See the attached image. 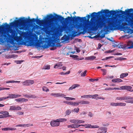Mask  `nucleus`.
<instances>
[{"instance_id": "nucleus-1", "label": "nucleus", "mask_w": 133, "mask_h": 133, "mask_svg": "<svg viewBox=\"0 0 133 133\" xmlns=\"http://www.w3.org/2000/svg\"><path fill=\"white\" fill-rule=\"evenodd\" d=\"M57 17H55L52 14H50V15H47V17L46 18V20L50 23H51L52 22L55 20L59 21L62 22L63 20H64L65 19L63 17L61 16L56 15ZM86 16L85 17H80L79 16L76 17V16L72 17L68 16L65 18V22L67 24L69 23H71L72 22L78 23L79 22H83L87 21ZM90 17L89 15H87L88 20H89Z\"/></svg>"}, {"instance_id": "nucleus-2", "label": "nucleus", "mask_w": 133, "mask_h": 133, "mask_svg": "<svg viewBox=\"0 0 133 133\" xmlns=\"http://www.w3.org/2000/svg\"><path fill=\"white\" fill-rule=\"evenodd\" d=\"M36 20L37 19H36L34 18L28 19L24 17H20L19 19L15 20L14 22L10 23V25H10V29L9 30L7 31H10V32L12 33V35L14 36L15 34V31L11 29V27L20 26L21 27L19 28L20 30L24 29L26 23H32L34 22H36Z\"/></svg>"}, {"instance_id": "nucleus-3", "label": "nucleus", "mask_w": 133, "mask_h": 133, "mask_svg": "<svg viewBox=\"0 0 133 133\" xmlns=\"http://www.w3.org/2000/svg\"><path fill=\"white\" fill-rule=\"evenodd\" d=\"M55 42L53 41H49L48 42L43 41V42H37L35 44V45L37 48L42 46L43 49L47 48L48 46L51 47L55 46L57 47L59 46L60 43H58L56 45L55 44Z\"/></svg>"}, {"instance_id": "nucleus-4", "label": "nucleus", "mask_w": 133, "mask_h": 133, "mask_svg": "<svg viewBox=\"0 0 133 133\" xmlns=\"http://www.w3.org/2000/svg\"><path fill=\"white\" fill-rule=\"evenodd\" d=\"M66 121L67 119L65 118H59L56 120L51 121L50 122V124L53 127L58 126L60 125V122H62Z\"/></svg>"}, {"instance_id": "nucleus-5", "label": "nucleus", "mask_w": 133, "mask_h": 133, "mask_svg": "<svg viewBox=\"0 0 133 133\" xmlns=\"http://www.w3.org/2000/svg\"><path fill=\"white\" fill-rule=\"evenodd\" d=\"M10 25L9 24H7V23H3V24L0 26V30L3 31L8 30L10 29Z\"/></svg>"}, {"instance_id": "nucleus-6", "label": "nucleus", "mask_w": 133, "mask_h": 133, "mask_svg": "<svg viewBox=\"0 0 133 133\" xmlns=\"http://www.w3.org/2000/svg\"><path fill=\"white\" fill-rule=\"evenodd\" d=\"M118 48L122 49H131L133 48V45L128 46L126 44H124L122 43H120L118 44Z\"/></svg>"}, {"instance_id": "nucleus-7", "label": "nucleus", "mask_w": 133, "mask_h": 133, "mask_svg": "<svg viewBox=\"0 0 133 133\" xmlns=\"http://www.w3.org/2000/svg\"><path fill=\"white\" fill-rule=\"evenodd\" d=\"M116 99L119 100H133V97H132L129 96H125L123 97H117L116 98Z\"/></svg>"}, {"instance_id": "nucleus-8", "label": "nucleus", "mask_w": 133, "mask_h": 133, "mask_svg": "<svg viewBox=\"0 0 133 133\" xmlns=\"http://www.w3.org/2000/svg\"><path fill=\"white\" fill-rule=\"evenodd\" d=\"M21 109L22 108L18 106H10L9 110L11 111H17Z\"/></svg>"}, {"instance_id": "nucleus-9", "label": "nucleus", "mask_w": 133, "mask_h": 133, "mask_svg": "<svg viewBox=\"0 0 133 133\" xmlns=\"http://www.w3.org/2000/svg\"><path fill=\"white\" fill-rule=\"evenodd\" d=\"M21 96V95H16L15 94H9V96L7 97V99L8 98H16L18 97H20Z\"/></svg>"}, {"instance_id": "nucleus-10", "label": "nucleus", "mask_w": 133, "mask_h": 133, "mask_svg": "<svg viewBox=\"0 0 133 133\" xmlns=\"http://www.w3.org/2000/svg\"><path fill=\"white\" fill-rule=\"evenodd\" d=\"M51 95L54 96L56 97H63L65 96V95L63 94H61L60 93H52L50 94Z\"/></svg>"}, {"instance_id": "nucleus-11", "label": "nucleus", "mask_w": 133, "mask_h": 133, "mask_svg": "<svg viewBox=\"0 0 133 133\" xmlns=\"http://www.w3.org/2000/svg\"><path fill=\"white\" fill-rule=\"evenodd\" d=\"M125 21L128 23V24L131 25L133 24V19L130 18H127L125 19Z\"/></svg>"}, {"instance_id": "nucleus-12", "label": "nucleus", "mask_w": 133, "mask_h": 133, "mask_svg": "<svg viewBox=\"0 0 133 133\" xmlns=\"http://www.w3.org/2000/svg\"><path fill=\"white\" fill-rule=\"evenodd\" d=\"M15 100L17 102L21 103L24 102H26L28 101L27 99L23 98L16 99Z\"/></svg>"}, {"instance_id": "nucleus-13", "label": "nucleus", "mask_w": 133, "mask_h": 133, "mask_svg": "<svg viewBox=\"0 0 133 133\" xmlns=\"http://www.w3.org/2000/svg\"><path fill=\"white\" fill-rule=\"evenodd\" d=\"M121 88L122 89L126 90L129 91V90H131V89H132V87L130 86L126 85L121 87Z\"/></svg>"}, {"instance_id": "nucleus-14", "label": "nucleus", "mask_w": 133, "mask_h": 133, "mask_svg": "<svg viewBox=\"0 0 133 133\" xmlns=\"http://www.w3.org/2000/svg\"><path fill=\"white\" fill-rule=\"evenodd\" d=\"M44 20H40L37 18L36 21V23L37 24H38L40 25H42L44 24Z\"/></svg>"}, {"instance_id": "nucleus-15", "label": "nucleus", "mask_w": 133, "mask_h": 133, "mask_svg": "<svg viewBox=\"0 0 133 133\" xmlns=\"http://www.w3.org/2000/svg\"><path fill=\"white\" fill-rule=\"evenodd\" d=\"M4 118H6L8 117H10L11 115H9V113L8 112L6 111H4V113L2 115Z\"/></svg>"}, {"instance_id": "nucleus-16", "label": "nucleus", "mask_w": 133, "mask_h": 133, "mask_svg": "<svg viewBox=\"0 0 133 133\" xmlns=\"http://www.w3.org/2000/svg\"><path fill=\"white\" fill-rule=\"evenodd\" d=\"M32 124L30 125V124H19L16 125V127H29L30 126H32Z\"/></svg>"}, {"instance_id": "nucleus-17", "label": "nucleus", "mask_w": 133, "mask_h": 133, "mask_svg": "<svg viewBox=\"0 0 133 133\" xmlns=\"http://www.w3.org/2000/svg\"><path fill=\"white\" fill-rule=\"evenodd\" d=\"M99 129L103 131V133H106L107 132V128L106 127H101L99 128Z\"/></svg>"}, {"instance_id": "nucleus-18", "label": "nucleus", "mask_w": 133, "mask_h": 133, "mask_svg": "<svg viewBox=\"0 0 133 133\" xmlns=\"http://www.w3.org/2000/svg\"><path fill=\"white\" fill-rule=\"evenodd\" d=\"M23 96L26 98H35L36 97L35 95H28L27 94L23 95Z\"/></svg>"}, {"instance_id": "nucleus-19", "label": "nucleus", "mask_w": 133, "mask_h": 133, "mask_svg": "<svg viewBox=\"0 0 133 133\" xmlns=\"http://www.w3.org/2000/svg\"><path fill=\"white\" fill-rule=\"evenodd\" d=\"M62 66V63H57L56 65H55L54 66V68H57Z\"/></svg>"}, {"instance_id": "nucleus-20", "label": "nucleus", "mask_w": 133, "mask_h": 133, "mask_svg": "<svg viewBox=\"0 0 133 133\" xmlns=\"http://www.w3.org/2000/svg\"><path fill=\"white\" fill-rule=\"evenodd\" d=\"M50 69V66L49 65H45L42 68V69L49 70Z\"/></svg>"}, {"instance_id": "nucleus-21", "label": "nucleus", "mask_w": 133, "mask_h": 133, "mask_svg": "<svg viewBox=\"0 0 133 133\" xmlns=\"http://www.w3.org/2000/svg\"><path fill=\"white\" fill-rule=\"evenodd\" d=\"M68 128H72L74 129L76 128V124H71L68 125Z\"/></svg>"}, {"instance_id": "nucleus-22", "label": "nucleus", "mask_w": 133, "mask_h": 133, "mask_svg": "<svg viewBox=\"0 0 133 133\" xmlns=\"http://www.w3.org/2000/svg\"><path fill=\"white\" fill-rule=\"evenodd\" d=\"M128 74L126 73H122V74L120 76V78H123L126 77L128 75Z\"/></svg>"}, {"instance_id": "nucleus-23", "label": "nucleus", "mask_w": 133, "mask_h": 133, "mask_svg": "<svg viewBox=\"0 0 133 133\" xmlns=\"http://www.w3.org/2000/svg\"><path fill=\"white\" fill-rule=\"evenodd\" d=\"M26 42H28V43L27 45L28 46H31L33 45H35V44H34V43L32 41H27Z\"/></svg>"}, {"instance_id": "nucleus-24", "label": "nucleus", "mask_w": 133, "mask_h": 133, "mask_svg": "<svg viewBox=\"0 0 133 133\" xmlns=\"http://www.w3.org/2000/svg\"><path fill=\"white\" fill-rule=\"evenodd\" d=\"M1 36L2 38L4 37V39H6L7 38V36L5 34V32H2L1 33Z\"/></svg>"}, {"instance_id": "nucleus-25", "label": "nucleus", "mask_w": 133, "mask_h": 133, "mask_svg": "<svg viewBox=\"0 0 133 133\" xmlns=\"http://www.w3.org/2000/svg\"><path fill=\"white\" fill-rule=\"evenodd\" d=\"M77 119H71L69 121L72 123L77 124Z\"/></svg>"}, {"instance_id": "nucleus-26", "label": "nucleus", "mask_w": 133, "mask_h": 133, "mask_svg": "<svg viewBox=\"0 0 133 133\" xmlns=\"http://www.w3.org/2000/svg\"><path fill=\"white\" fill-rule=\"evenodd\" d=\"M69 26L67 25H65L63 26L62 27V30H67L69 28Z\"/></svg>"}, {"instance_id": "nucleus-27", "label": "nucleus", "mask_w": 133, "mask_h": 133, "mask_svg": "<svg viewBox=\"0 0 133 133\" xmlns=\"http://www.w3.org/2000/svg\"><path fill=\"white\" fill-rule=\"evenodd\" d=\"M29 85H32L34 83V81L33 80H28Z\"/></svg>"}, {"instance_id": "nucleus-28", "label": "nucleus", "mask_w": 133, "mask_h": 133, "mask_svg": "<svg viewBox=\"0 0 133 133\" xmlns=\"http://www.w3.org/2000/svg\"><path fill=\"white\" fill-rule=\"evenodd\" d=\"M118 106H125L126 105V104L124 103H117Z\"/></svg>"}, {"instance_id": "nucleus-29", "label": "nucleus", "mask_w": 133, "mask_h": 133, "mask_svg": "<svg viewBox=\"0 0 133 133\" xmlns=\"http://www.w3.org/2000/svg\"><path fill=\"white\" fill-rule=\"evenodd\" d=\"M111 113L110 111H107L106 115L108 116V118H111Z\"/></svg>"}, {"instance_id": "nucleus-30", "label": "nucleus", "mask_w": 133, "mask_h": 133, "mask_svg": "<svg viewBox=\"0 0 133 133\" xmlns=\"http://www.w3.org/2000/svg\"><path fill=\"white\" fill-rule=\"evenodd\" d=\"M28 80H26L22 82V84L23 85H29Z\"/></svg>"}, {"instance_id": "nucleus-31", "label": "nucleus", "mask_w": 133, "mask_h": 133, "mask_svg": "<svg viewBox=\"0 0 133 133\" xmlns=\"http://www.w3.org/2000/svg\"><path fill=\"white\" fill-rule=\"evenodd\" d=\"M71 110L70 109H68L66 110L65 112V114L67 115H69L71 113Z\"/></svg>"}, {"instance_id": "nucleus-32", "label": "nucleus", "mask_w": 133, "mask_h": 133, "mask_svg": "<svg viewBox=\"0 0 133 133\" xmlns=\"http://www.w3.org/2000/svg\"><path fill=\"white\" fill-rule=\"evenodd\" d=\"M80 85L79 84H75L72 85L71 86L73 89L75 88H76L79 87Z\"/></svg>"}, {"instance_id": "nucleus-33", "label": "nucleus", "mask_w": 133, "mask_h": 133, "mask_svg": "<svg viewBox=\"0 0 133 133\" xmlns=\"http://www.w3.org/2000/svg\"><path fill=\"white\" fill-rule=\"evenodd\" d=\"M42 89L43 91H45L47 92L49 91V89H48L46 87H43Z\"/></svg>"}, {"instance_id": "nucleus-34", "label": "nucleus", "mask_w": 133, "mask_h": 133, "mask_svg": "<svg viewBox=\"0 0 133 133\" xmlns=\"http://www.w3.org/2000/svg\"><path fill=\"white\" fill-rule=\"evenodd\" d=\"M84 121L83 120L77 119V124L83 123H84Z\"/></svg>"}, {"instance_id": "nucleus-35", "label": "nucleus", "mask_w": 133, "mask_h": 133, "mask_svg": "<svg viewBox=\"0 0 133 133\" xmlns=\"http://www.w3.org/2000/svg\"><path fill=\"white\" fill-rule=\"evenodd\" d=\"M87 71L86 70H85L84 72L81 73V76L82 77H84L85 76Z\"/></svg>"}, {"instance_id": "nucleus-36", "label": "nucleus", "mask_w": 133, "mask_h": 133, "mask_svg": "<svg viewBox=\"0 0 133 133\" xmlns=\"http://www.w3.org/2000/svg\"><path fill=\"white\" fill-rule=\"evenodd\" d=\"M83 104H89L90 102L87 101L82 100Z\"/></svg>"}, {"instance_id": "nucleus-37", "label": "nucleus", "mask_w": 133, "mask_h": 133, "mask_svg": "<svg viewBox=\"0 0 133 133\" xmlns=\"http://www.w3.org/2000/svg\"><path fill=\"white\" fill-rule=\"evenodd\" d=\"M79 111V108H75L72 110V111L75 112L76 113H78Z\"/></svg>"}, {"instance_id": "nucleus-38", "label": "nucleus", "mask_w": 133, "mask_h": 133, "mask_svg": "<svg viewBox=\"0 0 133 133\" xmlns=\"http://www.w3.org/2000/svg\"><path fill=\"white\" fill-rule=\"evenodd\" d=\"M101 70L103 71V75H105L106 74H107V70L105 69H101Z\"/></svg>"}, {"instance_id": "nucleus-39", "label": "nucleus", "mask_w": 133, "mask_h": 133, "mask_svg": "<svg viewBox=\"0 0 133 133\" xmlns=\"http://www.w3.org/2000/svg\"><path fill=\"white\" fill-rule=\"evenodd\" d=\"M23 62V60H18L15 61V62L17 64H21Z\"/></svg>"}, {"instance_id": "nucleus-40", "label": "nucleus", "mask_w": 133, "mask_h": 133, "mask_svg": "<svg viewBox=\"0 0 133 133\" xmlns=\"http://www.w3.org/2000/svg\"><path fill=\"white\" fill-rule=\"evenodd\" d=\"M125 102L127 103H131L133 104V100H127Z\"/></svg>"}, {"instance_id": "nucleus-41", "label": "nucleus", "mask_w": 133, "mask_h": 133, "mask_svg": "<svg viewBox=\"0 0 133 133\" xmlns=\"http://www.w3.org/2000/svg\"><path fill=\"white\" fill-rule=\"evenodd\" d=\"M111 105L113 106H118L117 103H110Z\"/></svg>"}, {"instance_id": "nucleus-42", "label": "nucleus", "mask_w": 133, "mask_h": 133, "mask_svg": "<svg viewBox=\"0 0 133 133\" xmlns=\"http://www.w3.org/2000/svg\"><path fill=\"white\" fill-rule=\"evenodd\" d=\"M98 95L97 94H95L93 95H92V98L95 99H97V97H98Z\"/></svg>"}, {"instance_id": "nucleus-43", "label": "nucleus", "mask_w": 133, "mask_h": 133, "mask_svg": "<svg viewBox=\"0 0 133 133\" xmlns=\"http://www.w3.org/2000/svg\"><path fill=\"white\" fill-rule=\"evenodd\" d=\"M89 81L90 82H93L95 81H98V79H93L92 78L89 79Z\"/></svg>"}, {"instance_id": "nucleus-44", "label": "nucleus", "mask_w": 133, "mask_h": 133, "mask_svg": "<svg viewBox=\"0 0 133 133\" xmlns=\"http://www.w3.org/2000/svg\"><path fill=\"white\" fill-rule=\"evenodd\" d=\"M72 105L73 106H77L78 105V102H72Z\"/></svg>"}, {"instance_id": "nucleus-45", "label": "nucleus", "mask_w": 133, "mask_h": 133, "mask_svg": "<svg viewBox=\"0 0 133 133\" xmlns=\"http://www.w3.org/2000/svg\"><path fill=\"white\" fill-rule=\"evenodd\" d=\"M123 82V81L119 78L116 79V82L119 83Z\"/></svg>"}, {"instance_id": "nucleus-46", "label": "nucleus", "mask_w": 133, "mask_h": 133, "mask_svg": "<svg viewBox=\"0 0 133 133\" xmlns=\"http://www.w3.org/2000/svg\"><path fill=\"white\" fill-rule=\"evenodd\" d=\"M70 57H71L73 58H77L78 56L76 55H70Z\"/></svg>"}, {"instance_id": "nucleus-47", "label": "nucleus", "mask_w": 133, "mask_h": 133, "mask_svg": "<svg viewBox=\"0 0 133 133\" xmlns=\"http://www.w3.org/2000/svg\"><path fill=\"white\" fill-rule=\"evenodd\" d=\"M6 99H7V97H1L0 98V101H2Z\"/></svg>"}, {"instance_id": "nucleus-48", "label": "nucleus", "mask_w": 133, "mask_h": 133, "mask_svg": "<svg viewBox=\"0 0 133 133\" xmlns=\"http://www.w3.org/2000/svg\"><path fill=\"white\" fill-rule=\"evenodd\" d=\"M9 127H6L3 128L2 129V130L3 131H8L9 130Z\"/></svg>"}, {"instance_id": "nucleus-49", "label": "nucleus", "mask_w": 133, "mask_h": 133, "mask_svg": "<svg viewBox=\"0 0 133 133\" xmlns=\"http://www.w3.org/2000/svg\"><path fill=\"white\" fill-rule=\"evenodd\" d=\"M99 127L97 125H92L91 128H99Z\"/></svg>"}, {"instance_id": "nucleus-50", "label": "nucleus", "mask_w": 133, "mask_h": 133, "mask_svg": "<svg viewBox=\"0 0 133 133\" xmlns=\"http://www.w3.org/2000/svg\"><path fill=\"white\" fill-rule=\"evenodd\" d=\"M6 83H14V81H9L6 82Z\"/></svg>"}, {"instance_id": "nucleus-51", "label": "nucleus", "mask_w": 133, "mask_h": 133, "mask_svg": "<svg viewBox=\"0 0 133 133\" xmlns=\"http://www.w3.org/2000/svg\"><path fill=\"white\" fill-rule=\"evenodd\" d=\"M24 112H17V114L19 115H22L23 114Z\"/></svg>"}, {"instance_id": "nucleus-52", "label": "nucleus", "mask_w": 133, "mask_h": 133, "mask_svg": "<svg viewBox=\"0 0 133 133\" xmlns=\"http://www.w3.org/2000/svg\"><path fill=\"white\" fill-rule=\"evenodd\" d=\"M84 125L81 124V125H78L77 124H76V128H78L80 127V126H83L84 127Z\"/></svg>"}, {"instance_id": "nucleus-53", "label": "nucleus", "mask_w": 133, "mask_h": 133, "mask_svg": "<svg viewBox=\"0 0 133 133\" xmlns=\"http://www.w3.org/2000/svg\"><path fill=\"white\" fill-rule=\"evenodd\" d=\"M105 37V34H102L100 36V37L102 38H103Z\"/></svg>"}, {"instance_id": "nucleus-54", "label": "nucleus", "mask_w": 133, "mask_h": 133, "mask_svg": "<svg viewBox=\"0 0 133 133\" xmlns=\"http://www.w3.org/2000/svg\"><path fill=\"white\" fill-rule=\"evenodd\" d=\"M9 130H16V128H10L9 127Z\"/></svg>"}, {"instance_id": "nucleus-55", "label": "nucleus", "mask_w": 133, "mask_h": 133, "mask_svg": "<svg viewBox=\"0 0 133 133\" xmlns=\"http://www.w3.org/2000/svg\"><path fill=\"white\" fill-rule=\"evenodd\" d=\"M64 98L65 99L69 101L70 100V97H64Z\"/></svg>"}, {"instance_id": "nucleus-56", "label": "nucleus", "mask_w": 133, "mask_h": 133, "mask_svg": "<svg viewBox=\"0 0 133 133\" xmlns=\"http://www.w3.org/2000/svg\"><path fill=\"white\" fill-rule=\"evenodd\" d=\"M126 59H115L116 60L122 61Z\"/></svg>"}, {"instance_id": "nucleus-57", "label": "nucleus", "mask_w": 133, "mask_h": 133, "mask_svg": "<svg viewBox=\"0 0 133 133\" xmlns=\"http://www.w3.org/2000/svg\"><path fill=\"white\" fill-rule=\"evenodd\" d=\"M88 115L91 117H92L93 116V115L91 112H89L88 114Z\"/></svg>"}, {"instance_id": "nucleus-58", "label": "nucleus", "mask_w": 133, "mask_h": 133, "mask_svg": "<svg viewBox=\"0 0 133 133\" xmlns=\"http://www.w3.org/2000/svg\"><path fill=\"white\" fill-rule=\"evenodd\" d=\"M112 51L111 50H109L107 51H106L105 52V53H111L112 52Z\"/></svg>"}, {"instance_id": "nucleus-59", "label": "nucleus", "mask_w": 133, "mask_h": 133, "mask_svg": "<svg viewBox=\"0 0 133 133\" xmlns=\"http://www.w3.org/2000/svg\"><path fill=\"white\" fill-rule=\"evenodd\" d=\"M72 102L70 101V102H69L67 101V104H68V105H72Z\"/></svg>"}, {"instance_id": "nucleus-60", "label": "nucleus", "mask_w": 133, "mask_h": 133, "mask_svg": "<svg viewBox=\"0 0 133 133\" xmlns=\"http://www.w3.org/2000/svg\"><path fill=\"white\" fill-rule=\"evenodd\" d=\"M97 99H102L104 100L105 99V98L101 97H97Z\"/></svg>"}, {"instance_id": "nucleus-61", "label": "nucleus", "mask_w": 133, "mask_h": 133, "mask_svg": "<svg viewBox=\"0 0 133 133\" xmlns=\"http://www.w3.org/2000/svg\"><path fill=\"white\" fill-rule=\"evenodd\" d=\"M109 125V124L108 123H106V124H104V123H103L102 124V125L104 126H108Z\"/></svg>"}, {"instance_id": "nucleus-62", "label": "nucleus", "mask_w": 133, "mask_h": 133, "mask_svg": "<svg viewBox=\"0 0 133 133\" xmlns=\"http://www.w3.org/2000/svg\"><path fill=\"white\" fill-rule=\"evenodd\" d=\"M113 46H114V47H118V45L114 44V45H113Z\"/></svg>"}, {"instance_id": "nucleus-63", "label": "nucleus", "mask_w": 133, "mask_h": 133, "mask_svg": "<svg viewBox=\"0 0 133 133\" xmlns=\"http://www.w3.org/2000/svg\"><path fill=\"white\" fill-rule=\"evenodd\" d=\"M59 74L61 75H66L65 72L64 73L63 72H60L59 73Z\"/></svg>"}, {"instance_id": "nucleus-64", "label": "nucleus", "mask_w": 133, "mask_h": 133, "mask_svg": "<svg viewBox=\"0 0 133 133\" xmlns=\"http://www.w3.org/2000/svg\"><path fill=\"white\" fill-rule=\"evenodd\" d=\"M102 46V45L100 43L98 44V48L99 49H100Z\"/></svg>"}]
</instances>
